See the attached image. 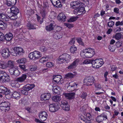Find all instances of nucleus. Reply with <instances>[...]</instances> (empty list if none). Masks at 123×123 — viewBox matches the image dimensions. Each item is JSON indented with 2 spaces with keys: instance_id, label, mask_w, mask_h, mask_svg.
I'll use <instances>...</instances> for the list:
<instances>
[{
  "instance_id": "obj_1",
  "label": "nucleus",
  "mask_w": 123,
  "mask_h": 123,
  "mask_svg": "<svg viewBox=\"0 0 123 123\" xmlns=\"http://www.w3.org/2000/svg\"><path fill=\"white\" fill-rule=\"evenodd\" d=\"M95 54L94 50L93 49L89 48L82 51L81 52L80 55L84 58H90Z\"/></svg>"
},
{
  "instance_id": "obj_2",
  "label": "nucleus",
  "mask_w": 123,
  "mask_h": 123,
  "mask_svg": "<svg viewBox=\"0 0 123 123\" xmlns=\"http://www.w3.org/2000/svg\"><path fill=\"white\" fill-rule=\"evenodd\" d=\"M71 59V56L69 55L64 53L59 56L57 59V62L59 64L69 61Z\"/></svg>"
},
{
  "instance_id": "obj_3",
  "label": "nucleus",
  "mask_w": 123,
  "mask_h": 123,
  "mask_svg": "<svg viewBox=\"0 0 123 123\" xmlns=\"http://www.w3.org/2000/svg\"><path fill=\"white\" fill-rule=\"evenodd\" d=\"M28 56L31 60H34L40 58L42 56V55L40 52L35 51L30 53L28 55Z\"/></svg>"
},
{
  "instance_id": "obj_4",
  "label": "nucleus",
  "mask_w": 123,
  "mask_h": 123,
  "mask_svg": "<svg viewBox=\"0 0 123 123\" xmlns=\"http://www.w3.org/2000/svg\"><path fill=\"white\" fill-rule=\"evenodd\" d=\"M35 86L34 84H27L25 85L22 88L21 91L22 94L25 95H27L28 94V91L33 88Z\"/></svg>"
},
{
  "instance_id": "obj_5",
  "label": "nucleus",
  "mask_w": 123,
  "mask_h": 123,
  "mask_svg": "<svg viewBox=\"0 0 123 123\" xmlns=\"http://www.w3.org/2000/svg\"><path fill=\"white\" fill-rule=\"evenodd\" d=\"M84 81L86 85L91 86L95 84V80L93 76H90L86 77L84 79Z\"/></svg>"
},
{
  "instance_id": "obj_6",
  "label": "nucleus",
  "mask_w": 123,
  "mask_h": 123,
  "mask_svg": "<svg viewBox=\"0 0 123 123\" xmlns=\"http://www.w3.org/2000/svg\"><path fill=\"white\" fill-rule=\"evenodd\" d=\"M104 64L103 61L101 59H97L94 60H92V66L94 68H98Z\"/></svg>"
},
{
  "instance_id": "obj_7",
  "label": "nucleus",
  "mask_w": 123,
  "mask_h": 123,
  "mask_svg": "<svg viewBox=\"0 0 123 123\" xmlns=\"http://www.w3.org/2000/svg\"><path fill=\"white\" fill-rule=\"evenodd\" d=\"M10 106V103L7 102H2L0 104V109L2 111H8Z\"/></svg>"
},
{
  "instance_id": "obj_8",
  "label": "nucleus",
  "mask_w": 123,
  "mask_h": 123,
  "mask_svg": "<svg viewBox=\"0 0 123 123\" xmlns=\"http://www.w3.org/2000/svg\"><path fill=\"white\" fill-rule=\"evenodd\" d=\"M14 50L15 53L12 52L11 54L14 56H17V54L19 55H22L25 52L23 49L21 47H17L14 48Z\"/></svg>"
},
{
  "instance_id": "obj_9",
  "label": "nucleus",
  "mask_w": 123,
  "mask_h": 123,
  "mask_svg": "<svg viewBox=\"0 0 123 123\" xmlns=\"http://www.w3.org/2000/svg\"><path fill=\"white\" fill-rule=\"evenodd\" d=\"M53 80L56 84H61L64 82V80L62 78L61 76L60 75H54L53 76Z\"/></svg>"
},
{
  "instance_id": "obj_10",
  "label": "nucleus",
  "mask_w": 123,
  "mask_h": 123,
  "mask_svg": "<svg viewBox=\"0 0 123 123\" xmlns=\"http://www.w3.org/2000/svg\"><path fill=\"white\" fill-rule=\"evenodd\" d=\"M69 85L67 87V90L69 92L75 90L77 88V84L73 82L69 83Z\"/></svg>"
},
{
  "instance_id": "obj_11",
  "label": "nucleus",
  "mask_w": 123,
  "mask_h": 123,
  "mask_svg": "<svg viewBox=\"0 0 123 123\" xmlns=\"http://www.w3.org/2000/svg\"><path fill=\"white\" fill-rule=\"evenodd\" d=\"M49 110L52 112H54L57 111L60 108V107L57 104H50L49 106Z\"/></svg>"
},
{
  "instance_id": "obj_12",
  "label": "nucleus",
  "mask_w": 123,
  "mask_h": 123,
  "mask_svg": "<svg viewBox=\"0 0 123 123\" xmlns=\"http://www.w3.org/2000/svg\"><path fill=\"white\" fill-rule=\"evenodd\" d=\"M39 116L41 120L43 122L46 120L48 116V114L46 112L43 111L39 113Z\"/></svg>"
},
{
  "instance_id": "obj_13",
  "label": "nucleus",
  "mask_w": 123,
  "mask_h": 123,
  "mask_svg": "<svg viewBox=\"0 0 123 123\" xmlns=\"http://www.w3.org/2000/svg\"><path fill=\"white\" fill-rule=\"evenodd\" d=\"M79 62V59H76L72 63L68 66V68L70 70L74 69L77 66Z\"/></svg>"
},
{
  "instance_id": "obj_14",
  "label": "nucleus",
  "mask_w": 123,
  "mask_h": 123,
  "mask_svg": "<svg viewBox=\"0 0 123 123\" xmlns=\"http://www.w3.org/2000/svg\"><path fill=\"white\" fill-rule=\"evenodd\" d=\"M0 52L2 56L5 58L9 56L11 53L8 49H4L1 51Z\"/></svg>"
},
{
  "instance_id": "obj_15",
  "label": "nucleus",
  "mask_w": 123,
  "mask_h": 123,
  "mask_svg": "<svg viewBox=\"0 0 123 123\" xmlns=\"http://www.w3.org/2000/svg\"><path fill=\"white\" fill-rule=\"evenodd\" d=\"M0 93L2 94H5V95H7L10 93V91L9 89L3 86H0Z\"/></svg>"
},
{
  "instance_id": "obj_16",
  "label": "nucleus",
  "mask_w": 123,
  "mask_h": 123,
  "mask_svg": "<svg viewBox=\"0 0 123 123\" xmlns=\"http://www.w3.org/2000/svg\"><path fill=\"white\" fill-rule=\"evenodd\" d=\"M27 77L26 74H23L20 77L15 79V80L17 82L21 83L24 82Z\"/></svg>"
},
{
  "instance_id": "obj_17",
  "label": "nucleus",
  "mask_w": 123,
  "mask_h": 123,
  "mask_svg": "<svg viewBox=\"0 0 123 123\" xmlns=\"http://www.w3.org/2000/svg\"><path fill=\"white\" fill-rule=\"evenodd\" d=\"M75 93L74 92L69 93H64L63 95L66 98L69 100L73 99L75 97Z\"/></svg>"
},
{
  "instance_id": "obj_18",
  "label": "nucleus",
  "mask_w": 123,
  "mask_h": 123,
  "mask_svg": "<svg viewBox=\"0 0 123 123\" xmlns=\"http://www.w3.org/2000/svg\"><path fill=\"white\" fill-rule=\"evenodd\" d=\"M82 4H83V3L80 2L79 1H76L72 2L70 4L71 6L73 9H74L75 8H78L79 6Z\"/></svg>"
},
{
  "instance_id": "obj_19",
  "label": "nucleus",
  "mask_w": 123,
  "mask_h": 123,
  "mask_svg": "<svg viewBox=\"0 0 123 123\" xmlns=\"http://www.w3.org/2000/svg\"><path fill=\"white\" fill-rule=\"evenodd\" d=\"M41 97L42 100H46L50 98L51 97V95L49 93H45L42 94Z\"/></svg>"
},
{
  "instance_id": "obj_20",
  "label": "nucleus",
  "mask_w": 123,
  "mask_h": 123,
  "mask_svg": "<svg viewBox=\"0 0 123 123\" xmlns=\"http://www.w3.org/2000/svg\"><path fill=\"white\" fill-rule=\"evenodd\" d=\"M0 19L4 21H7L9 20V17L4 13L0 14Z\"/></svg>"
},
{
  "instance_id": "obj_21",
  "label": "nucleus",
  "mask_w": 123,
  "mask_h": 123,
  "mask_svg": "<svg viewBox=\"0 0 123 123\" xmlns=\"http://www.w3.org/2000/svg\"><path fill=\"white\" fill-rule=\"evenodd\" d=\"M55 25V23L53 21L50 23L49 25L46 27V29L47 30L50 31L53 29Z\"/></svg>"
},
{
  "instance_id": "obj_22",
  "label": "nucleus",
  "mask_w": 123,
  "mask_h": 123,
  "mask_svg": "<svg viewBox=\"0 0 123 123\" xmlns=\"http://www.w3.org/2000/svg\"><path fill=\"white\" fill-rule=\"evenodd\" d=\"M15 62L13 61L9 60L8 61L7 63V67L11 68L16 66H15Z\"/></svg>"
},
{
  "instance_id": "obj_23",
  "label": "nucleus",
  "mask_w": 123,
  "mask_h": 123,
  "mask_svg": "<svg viewBox=\"0 0 123 123\" xmlns=\"http://www.w3.org/2000/svg\"><path fill=\"white\" fill-rule=\"evenodd\" d=\"M57 18L59 20L65 21L66 20V17L64 14L61 13L59 14Z\"/></svg>"
},
{
  "instance_id": "obj_24",
  "label": "nucleus",
  "mask_w": 123,
  "mask_h": 123,
  "mask_svg": "<svg viewBox=\"0 0 123 123\" xmlns=\"http://www.w3.org/2000/svg\"><path fill=\"white\" fill-rule=\"evenodd\" d=\"M53 5L56 7H60L61 3L59 0H50Z\"/></svg>"
},
{
  "instance_id": "obj_25",
  "label": "nucleus",
  "mask_w": 123,
  "mask_h": 123,
  "mask_svg": "<svg viewBox=\"0 0 123 123\" xmlns=\"http://www.w3.org/2000/svg\"><path fill=\"white\" fill-rule=\"evenodd\" d=\"M10 9L12 13L17 14L19 12V9L16 7L13 6Z\"/></svg>"
},
{
  "instance_id": "obj_26",
  "label": "nucleus",
  "mask_w": 123,
  "mask_h": 123,
  "mask_svg": "<svg viewBox=\"0 0 123 123\" xmlns=\"http://www.w3.org/2000/svg\"><path fill=\"white\" fill-rule=\"evenodd\" d=\"M83 4H82L81 5H80L79 6L78 8L79 9V14H78V15L81 14H82V12L85 13V8L84 6H83Z\"/></svg>"
},
{
  "instance_id": "obj_27",
  "label": "nucleus",
  "mask_w": 123,
  "mask_h": 123,
  "mask_svg": "<svg viewBox=\"0 0 123 123\" xmlns=\"http://www.w3.org/2000/svg\"><path fill=\"white\" fill-rule=\"evenodd\" d=\"M5 39L7 41H9L11 40L13 37V35L12 34L10 33H7L6 34L5 36Z\"/></svg>"
},
{
  "instance_id": "obj_28",
  "label": "nucleus",
  "mask_w": 123,
  "mask_h": 123,
  "mask_svg": "<svg viewBox=\"0 0 123 123\" xmlns=\"http://www.w3.org/2000/svg\"><path fill=\"white\" fill-rule=\"evenodd\" d=\"M20 96L19 93L16 91L14 92L12 95V98L16 99H18L20 98Z\"/></svg>"
},
{
  "instance_id": "obj_29",
  "label": "nucleus",
  "mask_w": 123,
  "mask_h": 123,
  "mask_svg": "<svg viewBox=\"0 0 123 123\" xmlns=\"http://www.w3.org/2000/svg\"><path fill=\"white\" fill-rule=\"evenodd\" d=\"M53 37L56 39H59L62 37V34L60 32L57 31L54 34Z\"/></svg>"
},
{
  "instance_id": "obj_30",
  "label": "nucleus",
  "mask_w": 123,
  "mask_h": 123,
  "mask_svg": "<svg viewBox=\"0 0 123 123\" xmlns=\"http://www.w3.org/2000/svg\"><path fill=\"white\" fill-rule=\"evenodd\" d=\"M52 100L55 102H59L60 101L61 98L60 96L56 95L53 96L51 98Z\"/></svg>"
},
{
  "instance_id": "obj_31",
  "label": "nucleus",
  "mask_w": 123,
  "mask_h": 123,
  "mask_svg": "<svg viewBox=\"0 0 123 123\" xmlns=\"http://www.w3.org/2000/svg\"><path fill=\"white\" fill-rule=\"evenodd\" d=\"M7 27V25L2 20H0V30H4Z\"/></svg>"
},
{
  "instance_id": "obj_32",
  "label": "nucleus",
  "mask_w": 123,
  "mask_h": 123,
  "mask_svg": "<svg viewBox=\"0 0 123 123\" xmlns=\"http://www.w3.org/2000/svg\"><path fill=\"white\" fill-rule=\"evenodd\" d=\"M17 0H14V1L7 0L6 2V4L9 6H11L14 5L16 2Z\"/></svg>"
},
{
  "instance_id": "obj_33",
  "label": "nucleus",
  "mask_w": 123,
  "mask_h": 123,
  "mask_svg": "<svg viewBox=\"0 0 123 123\" xmlns=\"http://www.w3.org/2000/svg\"><path fill=\"white\" fill-rule=\"evenodd\" d=\"M49 58V56H45L42 57L40 59V61L41 62L44 63L46 61H48Z\"/></svg>"
},
{
  "instance_id": "obj_34",
  "label": "nucleus",
  "mask_w": 123,
  "mask_h": 123,
  "mask_svg": "<svg viewBox=\"0 0 123 123\" xmlns=\"http://www.w3.org/2000/svg\"><path fill=\"white\" fill-rule=\"evenodd\" d=\"M9 80V77L8 74L6 73V75L3 77V78L0 81L1 82L4 83L6 81L8 82Z\"/></svg>"
},
{
  "instance_id": "obj_35",
  "label": "nucleus",
  "mask_w": 123,
  "mask_h": 123,
  "mask_svg": "<svg viewBox=\"0 0 123 123\" xmlns=\"http://www.w3.org/2000/svg\"><path fill=\"white\" fill-rule=\"evenodd\" d=\"M53 91L55 93L58 94L59 92L62 91V90L61 87L59 86H57L53 88Z\"/></svg>"
},
{
  "instance_id": "obj_36",
  "label": "nucleus",
  "mask_w": 123,
  "mask_h": 123,
  "mask_svg": "<svg viewBox=\"0 0 123 123\" xmlns=\"http://www.w3.org/2000/svg\"><path fill=\"white\" fill-rule=\"evenodd\" d=\"M27 26L29 30L34 29H36V27L34 26V25L30 23H28L27 24Z\"/></svg>"
},
{
  "instance_id": "obj_37",
  "label": "nucleus",
  "mask_w": 123,
  "mask_h": 123,
  "mask_svg": "<svg viewBox=\"0 0 123 123\" xmlns=\"http://www.w3.org/2000/svg\"><path fill=\"white\" fill-rule=\"evenodd\" d=\"M75 76V75L72 73H69L65 75V78L67 79H72Z\"/></svg>"
},
{
  "instance_id": "obj_38",
  "label": "nucleus",
  "mask_w": 123,
  "mask_h": 123,
  "mask_svg": "<svg viewBox=\"0 0 123 123\" xmlns=\"http://www.w3.org/2000/svg\"><path fill=\"white\" fill-rule=\"evenodd\" d=\"M26 61V59L24 58L19 59L17 60V62L19 63H25Z\"/></svg>"
},
{
  "instance_id": "obj_39",
  "label": "nucleus",
  "mask_w": 123,
  "mask_h": 123,
  "mask_svg": "<svg viewBox=\"0 0 123 123\" xmlns=\"http://www.w3.org/2000/svg\"><path fill=\"white\" fill-rule=\"evenodd\" d=\"M7 68L6 64V63L3 61H0V68L5 69Z\"/></svg>"
},
{
  "instance_id": "obj_40",
  "label": "nucleus",
  "mask_w": 123,
  "mask_h": 123,
  "mask_svg": "<svg viewBox=\"0 0 123 123\" xmlns=\"http://www.w3.org/2000/svg\"><path fill=\"white\" fill-rule=\"evenodd\" d=\"M96 120L98 122H102L104 120H105V119L101 115L97 117Z\"/></svg>"
},
{
  "instance_id": "obj_41",
  "label": "nucleus",
  "mask_w": 123,
  "mask_h": 123,
  "mask_svg": "<svg viewBox=\"0 0 123 123\" xmlns=\"http://www.w3.org/2000/svg\"><path fill=\"white\" fill-rule=\"evenodd\" d=\"M49 48H47L44 46H41L39 48L40 50L42 52H46L49 49Z\"/></svg>"
},
{
  "instance_id": "obj_42",
  "label": "nucleus",
  "mask_w": 123,
  "mask_h": 123,
  "mask_svg": "<svg viewBox=\"0 0 123 123\" xmlns=\"http://www.w3.org/2000/svg\"><path fill=\"white\" fill-rule=\"evenodd\" d=\"M78 18V17L77 16L75 17H73L70 18L68 20V22H73L76 21Z\"/></svg>"
},
{
  "instance_id": "obj_43",
  "label": "nucleus",
  "mask_w": 123,
  "mask_h": 123,
  "mask_svg": "<svg viewBox=\"0 0 123 123\" xmlns=\"http://www.w3.org/2000/svg\"><path fill=\"white\" fill-rule=\"evenodd\" d=\"M122 34L120 33H117L115 35V38L117 40H118L121 38Z\"/></svg>"
},
{
  "instance_id": "obj_44",
  "label": "nucleus",
  "mask_w": 123,
  "mask_h": 123,
  "mask_svg": "<svg viewBox=\"0 0 123 123\" xmlns=\"http://www.w3.org/2000/svg\"><path fill=\"white\" fill-rule=\"evenodd\" d=\"M16 67H15L11 68H10L9 69V71L10 74L12 75H13L15 71V69H16Z\"/></svg>"
},
{
  "instance_id": "obj_45",
  "label": "nucleus",
  "mask_w": 123,
  "mask_h": 123,
  "mask_svg": "<svg viewBox=\"0 0 123 123\" xmlns=\"http://www.w3.org/2000/svg\"><path fill=\"white\" fill-rule=\"evenodd\" d=\"M115 22L111 20L110 21L107 23V26L109 28L112 27L114 25Z\"/></svg>"
},
{
  "instance_id": "obj_46",
  "label": "nucleus",
  "mask_w": 123,
  "mask_h": 123,
  "mask_svg": "<svg viewBox=\"0 0 123 123\" xmlns=\"http://www.w3.org/2000/svg\"><path fill=\"white\" fill-rule=\"evenodd\" d=\"M15 69V71L13 75H14L15 77L18 76L20 74V72L18 69L17 67L16 69Z\"/></svg>"
},
{
  "instance_id": "obj_47",
  "label": "nucleus",
  "mask_w": 123,
  "mask_h": 123,
  "mask_svg": "<svg viewBox=\"0 0 123 123\" xmlns=\"http://www.w3.org/2000/svg\"><path fill=\"white\" fill-rule=\"evenodd\" d=\"M62 109L66 111H68L70 109V106L69 105H64L62 106Z\"/></svg>"
},
{
  "instance_id": "obj_48",
  "label": "nucleus",
  "mask_w": 123,
  "mask_h": 123,
  "mask_svg": "<svg viewBox=\"0 0 123 123\" xmlns=\"http://www.w3.org/2000/svg\"><path fill=\"white\" fill-rule=\"evenodd\" d=\"M6 75V73L3 71H0V80H2L3 77Z\"/></svg>"
},
{
  "instance_id": "obj_49",
  "label": "nucleus",
  "mask_w": 123,
  "mask_h": 123,
  "mask_svg": "<svg viewBox=\"0 0 123 123\" xmlns=\"http://www.w3.org/2000/svg\"><path fill=\"white\" fill-rule=\"evenodd\" d=\"M37 67L36 65H34L30 66V68L31 71H35L37 69Z\"/></svg>"
},
{
  "instance_id": "obj_50",
  "label": "nucleus",
  "mask_w": 123,
  "mask_h": 123,
  "mask_svg": "<svg viewBox=\"0 0 123 123\" xmlns=\"http://www.w3.org/2000/svg\"><path fill=\"white\" fill-rule=\"evenodd\" d=\"M5 38L3 33L0 32V41H3L5 39Z\"/></svg>"
},
{
  "instance_id": "obj_51",
  "label": "nucleus",
  "mask_w": 123,
  "mask_h": 123,
  "mask_svg": "<svg viewBox=\"0 0 123 123\" xmlns=\"http://www.w3.org/2000/svg\"><path fill=\"white\" fill-rule=\"evenodd\" d=\"M12 14V15L9 18L10 19L12 20H14L16 19L17 18V14Z\"/></svg>"
},
{
  "instance_id": "obj_52",
  "label": "nucleus",
  "mask_w": 123,
  "mask_h": 123,
  "mask_svg": "<svg viewBox=\"0 0 123 123\" xmlns=\"http://www.w3.org/2000/svg\"><path fill=\"white\" fill-rule=\"evenodd\" d=\"M54 64L52 62H49L47 63L46 66L47 67L49 68H51L54 66Z\"/></svg>"
},
{
  "instance_id": "obj_53",
  "label": "nucleus",
  "mask_w": 123,
  "mask_h": 123,
  "mask_svg": "<svg viewBox=\"0 0 123 123\" xmlns=\"http://www.w3.org/2000/svg\"><path fill=\"white\" fill-rule=\"evenodd\" d=\"M92 60L86 59L83 62V64H88L91 63L92 64Z\"/></svg>"
},
{
  "instance_id": "obj_54",
  "label": "nucleus",
  "mask_w": 123,
  "mask_h": 123,
  "mask_svg": "<svg viewBox=\"0 0 123 123\" xmlns=\"http://www.w3.org/2000/svg\"><path fill=\"white\" fill-rule=\"evenodd\" d=\"M76 50L77 48L74 46H72L70 49V51L72 53H74Z\"/></svg>"
},
{
  "instance_id": "obj_55",
  "label": "nucleus",
  "mask_w": 123,
  "mask_h": 123,
  "mask_svg": "<svg viewBox=\"0 0 123 123\" xmlns=\"http://www.w3.org/2000/svg\"><path fill=\"white\" fill-rule=\"evenodd\" d=\"M76 40L77 42L79 44L82 45L83 46L84 45V43L82 42L81 39L80 38H78L76 39Z\"/></svg>"
},
{
  "instance_id": "obj_56",
  "label": "nucleus",
  "mask_w": 123,
  "mask_h": 123,
  "mask_svg": "<svg viewBox=\"0 0 123 123\" xmlns=\"http://www.w3.org/2000/svg\"><path fill=\"white\" fill-rule=\"evenodd\" d=\"M64 25L66 26L69 28H71L74 27V25L73 24L69 23H65L64 24Z\"/></svg>"
},
{
  "instance_id": "obj_57",
  "label": "nucleus",
  "mask_w": 123,
  "mask_h": 123,
  "mask_svg": "<svg viewBox=\"0 0 123 123\" xmlns=\"http://www.w3.org/2000/svg\"><path fill=\"white\" fill-rule=\"evenodd\" d=\"M20 22L18 21H15L13 23L14 26L16 27H18L20 25Z\"/></svg>"
},
{
  "instance_id": "obj_58",
  "label": "nucleus",
  "mask_w": 123,
  "mask_h": 123,
  "mask_svg": "<svg viewBox=\"0 0 123 123\" xmlns=\"http://www.w3.org/2000/svg\"><path fill=\"white\" fill-rule=\"evenodd\" d=\"M110 50L112 52L114 51L115 50V48L113 45H110L109 47Z\"/></svg>"
},
{
  "instance_id": "obj_59",
  "label": "nucleus",
  "mask_w": 123,
  "mask_h": 123,
  "mask_svg": "<svg viewBox=\"0 0 123 123\" xmlns=\"http://www.w3.org/2000/svg\"><path fill=\"white\" fill-rule=\"evenodd\" d=\"M115 25L116 26H117L120 25H123V20H122L121 22L120 21L116 22L115 23Z\"/></svg>"
},
{
  "instance_id": "obj_60",
  "label": "nucleus",
  "mask_w": 123,
  "mask_h": 123,
  "mask_svg": "<svg viewBox=\"0 0 123 123\" xmlns=\"http://www.w3.org/2000/svg\"><path fill=\"white\" fill-rule=\"evenodd\" d=\"M62 106H64V105H68V103L65 100H62L61 102Z\"/></svg>"
},
{
  "instance_id": "obj_61",
  "label": "nucleus",
  "mask_w": 123,
  "mask_h": 123,
  "mask_svg": "<svg viewBox=\"0 0 123 123\" xmlns=\"http://www.w3.org/2000/svg\"><path fill=\"white\" fill-rule=\"evenodd\" d=\"M40 13L42 17L44 18L45 16L46 15V11L45 10H41V11Z\"/></svg>"
},
{
  "instance_id": "obj_62",
  "label": "nucleus",
  "mask_w": 123,
  "mask_h": 123,
  "mask_svg": "<svg viewBox=\"0 0 123 123\" xmlns=\"http://www.w3.org/2000/svg\"><path fill=\"white\" fill-rule=\"evenodd\" d=\"M87 95V93H86L83 92L80 95V97L82 98L85 99L86 98Z\"/></svg>"
},
{
  "instance_id": "obj_63",
  "label": "nucleus",
  "mask_w": 123,
  "mask_h": 123,
  "mask_svg": "<svg viewBox=\"0 0 123 123\" xmlns=\"http://www.w3.org/2000/svg\"><path fill=\"white\" fill-rule=\"evenodd\" d=\"M123 43L122 42L118 41L116 43V45L117 47L118 48L121 47Z\"/></svg>"
},
{
  "instance_id": "obj_64",
  "label": "nucleus",
  "mask_w": 123,
  "mask_h": 123,
  "mask_svg": "<svg viewBox=\"0 0 123 123\" xmlns=\"http://www.w3.org/2000/svg\"><path fill=\"white\" fill-rule=\"evenodd\" d=\"M19 67L23 71H26L27 70L26 69L25 66L24 65H20Z\"/></svg>"
}]
</instances>
